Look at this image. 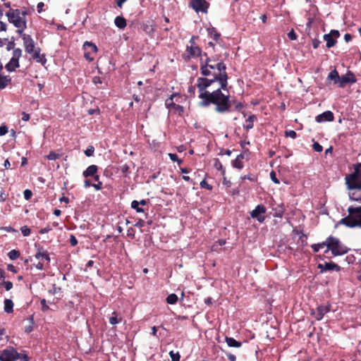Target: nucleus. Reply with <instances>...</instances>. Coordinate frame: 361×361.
Instances as JSON below:
<instances>
[{
  "label": "nucleus",
  "mask_w": 361,
  "mask_h": 361,
  "mask_svg": "<svg viewBox=\"0 0 361 361\" xmlns=\"http://www.w3.org/2000/svg\"><path fill=\"white\" fill-rule=\"evenodd\" d=\"M8 256L11 260H14L20 256V253L16 250H12L8 253Z\"/></svg>",
  "instance_id": "nucleus-34"
},
{
  "label": "nucleus",
  "mask_w": 361,
  "mask_h": 361,
  "mask_svg": "<svg viewBox=\"0 0 361 361\" xmlns=\"http://www.w3.org/2000/svg\"><path fill=\"white\" fill-rule=\"evenodd\" d=\"M226 66L222 61L216 60L214 57H206L205 59H200V71L205 77L202 78L208 80H212V84L219 82L221 87L224 90L227 86L228 75L226 72Z\"/></svg>",
  "instance_id": "nucleus-2"
},
{
  "label": "nucleus",
  "mask_w": 361,
  "mask_h": 361,
  "mask_svg": "<svg viewBox=\"0 0 361 361\" xmlns=\"http://www.w3.org/2000/svg\"><path fill=\"white\" fill-rule=\"evenodd\" d=\"M195 86H190L188 87V92L191 94V95H195Z\"/></svg>",
  "instance_id": "nucleus-60"
},
{
  "label": "nucleus",
  "mask_w": 361,
  "mask_h": 361,
  "mask_svg": "<svg viewBox=\"0 0 361 361\" xmlns=\"http://www.w3.org/2000/svg\"><path fill=\"white\" fill-rule=\"evenodd\" d=\"M355 82L356 78L355 75L352 72L348 71L345 75H343L341 77H340L338 85L340 87H344L347 84H353Z\"/></svg>",
  "instance_id": "nucleus-14"
},
{
  "label": "nucleus",
  "mask_w": 361,
  "mask_h": 361,
  "mask_svg": "<svg viewBox=\"0 0 361 361\" xmlns=\"http://www.w3.org/2000/svg\"><path fill=\"white\" fill-rule=\"evenodd\" d=\"M190 45L187 46V51L190 56H197L201 54V49L195 44V37H192L190 40Z\"/></svg>",
  "instance_id": "nucleus-15"
},
{
  "label": "nucleus",
  "mask_w": 361,
  "mask_h": 361,
  "mask_svg": "<svg viewBox=\"0 0 361 361\" xmlns=\"http://www.w3.org/2000/svg\"><path fill=\"white\" fill-rule=\"evenodd\" d=\"M131 207L135 209L137 213L144 212V209L140 207V203L137 200H133L131 202Z\"/></svg>",
  "instance_id": "nucleus-31"
},
{
  "label": "nucleus",
  "mask_w": 361,
  "mask_h": 361,
  "mask_svg": "<svg viewBox=\"0 0 361 361\" xmlns=\"http://www.w3.org/2000/svg\"><path fill=\"white\" fill-rule=\"evenodd\" d=\"M97 171V166L96 165H90L83 171V176L88 177L90 176H94Z\"/></svg>",
  "instance_id": "nucleus-22"
},
{
  "label": "nucleus",
  "mask_w": 361,
  "mask_h": 361,
  "mask_svg": "<svg viewBox=\"0 0 361 361\" xmlns=\"http://www.w3.org/2000/svg\"><path fill=\"white\" fill-rule=\"evenodd\" d=\"M214 166L218 170H221V171H223V173H224V169L223 168V166H222L221 163L219 161V160H218V159L216 160L215 164H214Z\"/></svg>",
  "instance_id": "nucleus-49"
},
{
  "label": "nucleus",
  "mask_w": 361,
  "mask_h": 361,
  "mask_svg": "<svg viewBox=\"0 0 361 361\" xmlns=\"http://www.w3.org/2000/svg\"><path fill=\"white\" fill-rule=\"evenodd\" d=\"M6 24L0 21V31H6Z\"/></svg>",
  "instance_id": "nucleus-62"
},
{
  "label": "nucleus",
  "mask_w": 361,
  "mask_h": 361,
  "mask_svg": "<svg viewBox=\"0 0 361 361\" xmlns=\"http://www.w3.org/2000/svg\"><path fill=\"white\" fill-rule=\"evenodd\" d=\"M121 321V317H118V314L116 312L112 313V316L109 317V323L112 325L118 324Z\"/></svg>",
  "instance_id": "nucleus-29"
},
{
  "label": "nucleus",
  "mask_w": 361,
  "mask_h": 361,
  "mask_svg": "<svg viewBox=\"0 0 361 361\" xmlns=\"http://www.w3.org/2000/svg\"><path fill=\"white\" fill-rule=\"evenodd\" d=\"M70 243L71 246H75L78 244V240L73 235L70 237Z\"/></svg>",
  "instance_id": "nucleus-50"
},
{
  "label": "nucleus",
  "mask_w": 361,
  "mask_h": 361,
  "mask_svg": "<svg viewBox=\"0 0 361 361\" xmlns=\"http://www.w3.org/2000/svg\"><path fill=\"white\" fill-rule=\"evenodd\" d=\"M339 35V32L336 30H333L329 34L324 35L323 37L324 41L326 42V47H333L336 43V39L338 38Z\"/></svg>",
  "instance_id": "nucleus-12"
},
{
  "label": "nucleus",
  "mask_w": 361,
  "mask_h": 361,
  "mask_svg": "<svg viewBox=\"0 0 361 361\" xmlns=\"http://www.w3.org/2000/svg\"><path fill=\"white\" fill-rule=\"evenodd\" d=\"M22 56V50L20 48H16L13 50L12 56L9 61L6 64L5 68L8 72L15 71L19 67V59Z\"/></svg>",
  "instance_id": "nucleus-9"
},
{
  "label": "nucleus",
  "mask_w": 361,
  "mask_h": 361,
  "mask_svg": "<svg viewBox=\"0 0 361 361\" xmlns=\"http://www.w3.org/2000/svg\"><path fill=\"white\" fill-rule=\"evenodd\" d=\"M345 179L349 188L361 189V164H357L355 168V172Z\"/></svg>",
  "instance_id": "nucleus-7"
},
{
  "label": "nucleus",
  "mask_w": 361,
  "mask_h": 361,
  "mask_svg": "<svg viewBox=\"0 0 361 361\" xmlns=\"http://www.w3.org/2000/svg\"><path fill=\"white\" fill-rule=\"evenodd\" d=\"M84 46L85 47H86V46L90 47L94 51H97V47L91 42H86L85 43Z\"/></svg>",
  "instance_id": "nucleus-57"
},
{
  "label": "nucleus",
  "mask_w": 361,
  "mask_h": 361,
  "mask_svg": "<svg viewBox=\"0 0 361 361\" xmlns=\"http://www.w3.org/2000/svg\"><path fill=\"white\" fill-rule=\"evenodd\" d=\"M51 230V228L49 226H46L45 228H42V229L39 231V233H42V234L47 233H48L49 231H50Z\"/></svg>",
  "instance_id": "nucleus-54"
},
{
  "label": "nucleus",
  "mask_w": 361,
  "mask_h": 361,
  "mask_svg": "<svg viewBox=\"0 0 361 361\" xmlns=\"http://www.w3.org/2000/svg\"><path fill=\"white\" fill-rule=\"evenodd\" d=\"M334 114L330 111H326L316 116V121L318 123H322L325 121H332L334 120Z\"/></svg>",
  "instance_id": "nucleus-17"
},
{
  "label": "nucleus",
  "mask_w": 361,
  "mask_h": 361,
  "mask_svg": "<svg viewBox=\"0 0 361 361\" xmlns=\"http://www.w3.org/2000/svg\"><path fill=\"white\" fill-rule=\"evenodd\" d=\"M244 156L242 154H240L237 156L235 160H233L232 165L234 168L238 169H242L243 168V163L242 161Z\"/></svg>",
  "instance_id": "nucleus-23"
},
{
  "label": "nucleus",
  "mask_w": 361,
  "mask_h": 361,
  "mask_svg": "<svg viewBox=\"0 0 361 361\" xmlns=\"http://www.w3.org/2000/svg\"><path fill=\"white\" fill-rule=\"evenodd\" d=\"M29 119H30V115L28 114L23 112L22 120H23L25 121H27Z\"/></svg>",
  "instance_id": "nucleus-63"
},
{
  "label": "nucleus",
  "mask_w": 361,
  "mask_h": 361,
  "mask_svg": "<svg viewBox=\"0 0 361 361\" xmlns=\"http://www.w3.org/2000/svg\"><path fill=\"white\" fill-rule=\"evenodd\" d=\"M318 268L322 272L326 271H339L341 270L340 266L333 262H325L324 264H319Z\"/></svg>",
  "instance_id": "nucleus-16"
},
{
  "label": "nucleus",
  "mask_w": 361,
  "mask_h": 361,
  "mask_svg": "<svg viewBox=\"0 0 361 361\" xmlns=\"http://www.w3.org/2000/svg\"><path fill=\"white\" fill-rule=\"evenodd\" d=\"M180 98L181 97L178 94H173L165 102L166 106L170 112L178 114L179 116L183 114L184 108L180 105L176 104L175 102H179Z\"/></svg>",
  "instance_id": "nucleus-8"
},
{
  "label": "nucleus",
  "mask_w": 361,
  "mask_h": 361,
  "mask_svg": "<svg viewBox=\"0 0 361 361\" xmlns=\"http://www.w3.org/2000/svg\"><path fill=\"white\" fill-rule=\"evenodd\" d=\"M325 246H326V240L322 243H320L312 244L311 245V247L312 248V250L314 252H319V250L320 249L323 248Z\"/></svg>",
  "instance_id": "nucleus-33"
},
{
  "label": "nucleus",
  "mask_w": 361,
  "mask_h": 361,
  "mask_svg": "<svg viewBox=\"0 0 361 361\" xmlns=\"http://www.w3.org/2000/svg\"><path fill=\"white\" fill-rule=\"evenodd\" d=\"M200 187L202 188H206L207 190H212V185H209L205 180H203L201 181Z\"/></svg>",
  "instance_id": "nucleus-45"
},
{
  "label": "nucleus",
  "mask_w": 361,
  "mask_h": 361,
  "mask_svg": "<svg viewBox=\"0 0 361 361\" xmlns=\"http://www.w3.org/2000/svg\"><path fill=\"white\" fill-rule=\"evenodd\" d=\"M209 35H210L211 37L214 40L218 41V39L220 37V35L219 33H217L214 29H212L211 30H209Z\"/></svg>",
  "instance_id": "nucleus-37"
},
{
  "label": "nucleus",
  "mask_w": 361,
  "mask_h": 361,
  "mask_svg": "<svg viewBox=\"0 0 361 361\" xmlns=\"http://www.w3.org/2000/svg\"><path fill=\"white\" fill-rule=\"evenodd\" d=\"M35 258L37 259H44L47 261V264L50 262V257L47 252L43 250L42 249L38 250L37 253L35 254Z\"/></svg>",
  "instance_id": "nucleus-20"
},
{
  "label": "nucleus",
  "mask_w": 361,
  "mask_h": 361,
  "mask_svg": "<svg viewBox=\"0 0 361 361\" xmlns=\"http://www.w3.org/2000/svg\"><path fill=\"white\" fill-rule=\"evenodd\" d=\"M92 187L94 188L96 190H100L102 187V183L101 181H99V183H93Z\"/></svg>",
  "instance_id": "nucleus-51"
},
{
  "label": "nucleus",
  "mask_w": 361,
  "mask_h": 361,
  "mask_svg": "<svg viewBox=\"0 0 361 361\" xmlns=\"http://www.w3.org/2000/svg\"><path fill=\"white\" fill-rule=\"evenodd\" d=\"M144 224H145V221L142 219H140L139 221H137L136 222V224H135V226L141 228L144 226Z\"/></svg>",
  "instance_id": "nucleus-58"
},
{
  "label": "nucleus",
  "mask_w": 361,
  "mask_h": 361,
  "mask_svg": "<svg viewBox=\"0 0 361 361\" xmlns=\"http://www.w3.org/2000/svg\"><path fill=\"white\" fill-rule=\"evenodd\" d=\"M326 247L327 249L325 253L330 250L334 256L343 255L349 251V248L341 243L338 238L332 235L326 239Z\"/></svg>",
  "instance_id": "nucleus-4"
},
{
  "label": "nucleus",
  "mask_w": 361,
  "mask_h": 361,
  "mask_svg": "<svg viewBox=\"0 0 361 361\" xmlns=\"http://www.w3.org/2000/svg\"><path fill=\"white\" fill-rule=\"evenodd\" d=\"M288 37L291 40H295L297 39V35L295 34L293 30H290L288 33Z\"/></svg>",
  "instance_id": "nucleus-48"
},
{
  "label": "nucleus",
  "mask_w": 361,
  "mask_h": 361,
  "mask_svg": "<svg viewBox=\"0 0 361 361\" xmlns=\"http://www.w3.org/2000/svg\"><path fill=\"white\" fill-rule=\"evenodd\" d=\"M94 152V148L92 146H89L87 149L85 151V154L87 157H91L93 155Z\"/></svg>",
  "instance_id": "nucleus-41"
},
{
  "label": "nucleus",
  "mask_w": 361,
  "mask_h": 361,
  "mask_svg": "<svg viewBox=\"0 0 361 361\" xmlns=\"http://www.w3.org/2000/svg\"><path fill=\"white\" fill-rule=\"evenodd\" d=\"M212 85V80L197 78L196 86L199 92V98L201 99L200 106L207 107L213 104L215 105L216 112L221 114L228 112L232 106L229 95L222 93L221 86L212 92L207 91V89Z\"/></svg>",
  "instance_id": "nucleus-1"
},
{
  "label": "nucleus",
  "mask_w": 361,
  "mask_h": 361,
  "mask_svg": "<svg viewBox=\"0 0 361 361\" xmlns=\"http://www.w3.org/2000/svg\"><path fill=\"white\" fill-rule=\"evenodd\" d=\"M285 135L286 137H290L293 139H295L297 137L296 133L293 130H286L285 132Z\"/></svg>",
  "instance_id": "nucleus-42"
},
{
  "label": "nucleus",
  "mask_w": 361,
  "mask_h": 361,
  "mask_svg": "<svg viewBox=\"0 0 361 361\" xmlns=\"http://www.w3.org/2000/svg\"><path fill=\"white\" fill-rule=\"evenodd\" d=\"M330 310L329 306L321 305L319 306L316 312H312L317 320H321L325 314L329 312Z\"/></svg>",
  "instance_id": "nucleus-18"
},
{
  "label": "nucleus",
  "mask_w": 361,
  "mask_h": 361,
  "mask_svg": "<svg viewBox=\"0 0 361 361\" xmlns=\"http://www.w3.org/2000/svg\"><path fill=\"white\" fill-rule=\"evenodd\" d=\"M41 304H42V310L43 311H47L49 309V307L47 305V302H46L45 299H42L41 300Z\"/></svg>",
  "instance_id": "nucleus-52"
},
{
  "label": "nucleus",
  "mask_w": 361,
  "mask_h": 361,
  "mask_svg": "<svg viewBox=\"0 0 361 361\" xmlns=\"http://www.w3.org/2000/svg\"><path fill=\"white\" fill-rule=\"evenodd\" d=\"M40 50L39 48L34 50L32 53L30 54L32 55V58L36 60L37 62L44 63L46 61V59H44V56L43 55H41L39 53Z\"/></svg>",
  "instance_id": "nucleus-21"
},
{
  "label": "nucleus",
  "mask_w": 361,
  "mask_h": 361,
  "mask_svg": "<svg viewBox=\"0 0 361 361\" xmlns=\"http://www.w3.org/2000/svg\"><path fill=\"white\" fill-rule=\"evenodd\" d=\"M20 231L24 236H27L30 234V229L25 226L21 227Z\"/></svg>",
  "instance_id": "nucleus-43"
},
{
  "label": "nucleus",
  "mask_w": 361,
  "mask_h": 361,
  "mask_svg": "<svg viewBox=\"0 0 361 361\" xmlns=\"http://www.w3.org/2000/svg\"><path fill=\"white\" fill-rule=\"evenodd\" d=\"M10 81L9 76H4L0 74V90L4 89Z\"/></svg>",
  "instance_id": "nucleus-28"
},
{
  "label": "nucleus",
  "mask_w": 361,
  "mask_h": 361,
  "mask_svg": "<svg viewBox=\"0 0 361 361\" xmlns=\"http://www.w3.org/2000/svg\"><path fill=\"white\" fill-rule=\"evenodd\" d=\"M23 195H24L25 199L28 200L31 198L32 193L31 190L27 189V190H24Z\"/></svg>",
  "instance_id": "nucleus-46"
},
{
  "label": "nucleus",
  "mask_w": 361,
  "mask_h": 361,
  "mask_svg": "<svg viewBox=\"0 0 361 361\" xmlns=\"http://www.w3.org/2000/svg\"><path fill=\"white\" fill-rule=\"evenodd\" d=\"M44 6V4L43 2H39L37 4V11L39 13H41L42 11Z\"/></svg>",
  "instance_id": "nucleus-59"
},
{
  "label": "nucleus",
  "mask_w": 361,
  "mask_h": 361,
  "mask_svg": "<svg viewBox=\"0 0 361 361\" xmlns=\"http://www.w3.org/2000/svg\"><path fill=\"white\" fill-rule=\"evenodd\" d=\"M321 42L319 39H314L312 40V47L314 49H317L320 44Z\"/></svg>",
  "instance_id": "nucleus-53"
},
{
  "label": "nucleus",
  "mask_w": 361,
  "mask_h": 361,
  "mask_svg": "<svg viewBox=\"0 0 361 361\" xmlns=\"http://www.w3.org/2000/svg\"><path fill=\"white\" fill-rule=\"evenodd\" d=\"M340 76L336 69L331 71L329 75L328 79L334 80V84H338Z\"/></svg>",
  "instance_id": "nucleus-27"
},
{
  "label": "nucleus",
  "mask_w": 361,
  "mask_h": 361,
  "mask_svg": "<svg viewBox=\"0 0 361 361\" xmlns=\"http://www.w3.org/2000/svg\"><path fill=\"white\" fill-rule=\"evenodd\" d=\"M4 286L5 289L6 290H10L13 288V283L12 282L9 281H4L2 283H1L0 286Z\"/></svg>",
  "instance_id": "nucleus-36"
},
{
  "label": "nucleus",
  "mask_w": 361,
  "mask_h": 361,
  "mask_svg": "<svg viewBox=\"0 0 361 361\" xmlns=\"http://www.w3.org/2000/svg\"><path fill=\"white\" fill-rule=\"evenodd\" d=\"M8 133V127L5 125L0 126V136L5 135Z\"/></svg>",
  "instance_id": "nucleus-47"
},
{
  "label": "nucleus",
  "mask_w": 361,
  "mask_h": 361,
  "mask_svg": "<svg viewBox=\"0 0 361 361\" xmlns=\"http://www.w3.org/2000/svg\"><path fill=\"white\" fill-rule=\"evenodd\" d=\"M348 216L342 219L340 224L348 227H361V207H350L348 209Z\"/></svg>",
  "instance_id": "nucleus-5"
},
{
  "label": "nucleus",
  "mask_w": 361,
  "mask_h": 361,
  "mask_svg": "<svg viewBox=\"0 0 361 361\" xmlns=\"http://www.w3.org/2000/svg\"><path fill=\"white\" fill-rule=\"evenodd\" d=\"M29 325L26 326L25 327V331L26 333H30L33 330V325H34V318L33 316H31L29 319Z\"/></svg>",
  "instance_id": "nucleus-32"
},
{
  "label": "nucleus",
  "mask_w": 361,
  "mask_h": 361,
  "mask_svg": "<svg viewBox=\"0 0 361 361\" xmlns=\"http://www.w3.org/2000/svg\"><path fill=\"white\" fill-rule=\"evenodd\" d=\"M14 46H15V43L14 42H9L6 46V49L8 51L11 50V49H15L14 48Z\"/></svg>",
  "instance_id": "nucleus-56"
},
{
  "label": "nucleus",
  "mask_w": 361,
  "mask_h": 361,
  "mask_svg": "<svg viewBox=\"0 0 361 361\" xmlns=\"http://www.w3.org/2000/svg\"><path fill=\"white\" fill-rule=\"evenodd\" d=\"M114 23L119 29H124L126 27V20L122 16H117L114 20Z\"/></svg>",
  "instance_id": "nucleus-24"
},
{
  "label": "nucleus",
  "mask_w": 361,
  "mask_h": 361,
  "mask_svg": "<svg viewBox=\"0 0 361 361\" xmlns=\"http://www.w3.org/2000/svg\"><path fill=\"white\" fill-rule=\"evenodd\" d=\"M1 361H27V356L13 348L5 349L0 355Z\"/></svg>",
  "instance_id": "nucleus-6"
},
{
  "label": "nucleus",
  "mask_w": 361,
  "mask_h": 361,
  "mask_svg": "<svg viewBox=\"0 0 361 361\" xmlns=\"http://www.w3.org/2000/svg\"><path fill=\"white\" fill-rule=\"evenodd\" d=\"M267 212L266 207L262 204H258L255 209L250 212V216L253 219H256L259 223H262L265 220L264 214Z\"/></svg>",
  "instance_id": "nucleus-11"
},
{
  "label": "nucleus",
  "mask_w": 361,
  "mask_h": 361,
  "mask_svg": "<svg viewBox=\"0 0 361 361\" xmlns=\"http://www.w3.org/2000/svg\"><path fill=\"white\" fill-rule=\"evenodd\" d=\"M59 157V154L54 152H51L47 157L46 158L49 160H56Z\"/></svg>",
  "instance_id": "nucleus-38"
},
{
  "label": "nucleus",
  "mask_w": 361,
  "mask_h": 361,
  "mask_svg": "<svg viewBox=\"0 0 361 361\" xmlns=\"http://www.w3.org/2000/svg\"><path fill=\"white\" fill-rule=\"evenodd\" d=\"M190 6L197 13H207L209 7V3L207 0H191Z\"/></svg>",
  "instance_id": "nucleus-10"
},
{
  "label": "nucleus",
  "mask_w": 361,
  "mask_h": 361,
  "mask_svg": "<svg viewBox=\"0 0 361 361\" xmlns=\"http://www.w3.org/2000/svg\"><path fill=\"white\" fill-rule=\"evenodd\" d=\"M169 355L171 358V361H179L180 360V354L179 353H174L173 350L170 351Z\"/></svg>",
  "instance_id": "nucleus-35"
},
{
  "label": "nucleus",
  "mask_w": 361,
  "mask_h": 361,
  "mask_svg": "<svg viewBox=\"0 0 361 361\" xmlns=\"http://www.w3.org/2000/svg\"><path fill=\"white\" fill-rule=\"evenodd\" d=\"M256 121H257V116L255 115L250 116L246 119L245 123L243 124V128L247 130L252 129L254 127V123Z\"/></svg>",
  "instance_id": "nucleus-19"
},
{
  "label": "nucleus",
  "mask_w": 361,
  "mask_h": 361,
  "mask_svg": "<svg viewBox=\"0 0 361 361\" xmlns=\"http://www.w3.org/2000/svg\"><path fill=\"white\" fill-rule=\"evenodd\" d=\"M177 300L178 296L174 293L169 295L166 298V302L170 305L175 304L177 302Z\"/></svg>",
  "instance_id": "nucleus-30"
},
{
  "label": "nucleus",
  "mask_w": 361,
  "mask_h": 361,
  "mask_svg": "<svg viewBox=\"0 0 361 361\" xmlns=\"http://www.w3.org/2000/svg\"><path fill=\"white\" fill-rule=\"evenodd\" d=\"M226 342L229 347L240 348L241 346L240 342L237 341L236 340L231 337H226Z\"/></svg>",
  "instance_id": "nucleus-25"
},
{
  "label": "nucleus",
  "mask_w": 361,
  "mask_h": 361,
  "mask_svg": "<svg viewBox=\"0 0 361 361\" xmlns=\"http://www.w3.org/2000/svg\"><path fill=\"white\" fill-rule=\"evenodd\" d=\"M270 178L271 179V180L276 183V184H279V180L276 178V173L274 171H271L270 173Z\"/></svg>",
  "instance_id": "nucleus-44"
},
{
  "label": "nucleus",
  "mask_w": 361,
  "mask_h": 361,
  "mask_svg": "<svg viewBox=\"0 0 361 361\" xmlns=\"http://www.w3.org/2000/svg\"><path fill=\"white\" fill-rule=\"evenodd\" d=\"M26 11L11 9L6 13L9 23H12L18 30L17 32L22 35L27 27Z\"/></svg>",
  "instance_id": "nucleus-3"
},
{
  "label": "nucleus",
  "mask_w": 361,
  "mask_h": 361,
  "mask_svg": "<svg viewBox=\"0 0 361 361\" xmlns=\"http://www.w3.org/2000/svg\"><path fill=\"white\" fill-rule=\"evenodd\" d=\"M127 235L128 236H130L131 237V238H133L134 236H135V234H134V230L133 228H129L128 230H127Z\"/></svg>",
  "instance_id": "nucleus-55"
},
{
  "label": "nucleus",
  "mask_w": 361,
  "mask_h": 361,
  "mask_svg": "<svg viewBox=\"0 0 361 361\" xmlns=\"http://www.w3.org/2000/svg\"><path fill=\"white\" fill-rule=\"evenodd\" d=\"M128 169H129V167L127 164H124V165L121 166V170L123 173L127 172Z\"/></svg>",
  "instance_id": "nucleus-64"
},
{
  "label": "nucleus",
  "mask_w": 361,
  "mask_h": 361,
  "mask_svg": "<svg viewBox=\"0 0 361 361\" xmlns=\"http://www.w3.org/2000/svg\"><path fill=\"white\" fill-rule=\"evenodd\" d=\"M169 157H170L171 161H177L179 164L182 162V161L178 159V155L176 154L169 153Z\"/></svg>",
  "instance_id": "nucleus-40"
},
{
  "label": "nucleus",
  "mask_w": 361,
  "mask_h": 361,
  "mask_svg": "<svg viewBox=\"0 0 361 361\" xmlns=\"http://www.w3.org/2000/svg\"><path fill=\"white\" fill-rule=\"evenodd\" d=\"M13 302L11 299H5L4 300V311L6 313L13 312Z\"/></svg>",
  "instance_id": "nucleus-26"
},
{
  "label": "nucleus",
  "mask_w": 361,
  "mask_h": 361,
  "mask_svg": "<svg viewBox=\"0 0 361 361\" xmlns=\"http://www.w3.org/2000/svg\"><path fill=\"white\" fill-rule=\"evenodd\" d=\"M312 147L313 149L317 152H321L323 150L322 146L317 142H314Z\"/></svg>",
  "instance_id": "nucleus-39"
},
{
  "label": "nucleus",
  "mask_w": 361,
  "mask_h": 361,
  "mask_svg": "<svg viewBox=\"0 0 361 361\" xmlns=\"http://www.w3.org/2000/svg\"><path fill=\"white\" fill-rule=\"evenodd\" d=\"M7 269L8 271H10L13 272V273L16 272V269L15 267L13 264H8V267H7Z\"/></svg>",
  "instance_id": "nucleus-61"
},
{
  "label": "nucleus",
  "mask_w": 361,
  "mask_h": 361,
  "mask_svg": "<svg viewBox=\"0 0 361 361\" xmlns=\"http://www.w3.org/2000/svg\"><path fill=\"white\" fill-rule=\"evenodd\" d=\"M22 36L23 40V44L25 47V51L28 54H31L37 48H35V42L31 37L30 35H26V34H22L20 35Z\"/></svg>",
  "instance_id": "nucleus-13"
}]
</instances>
